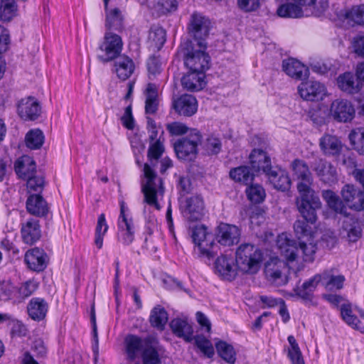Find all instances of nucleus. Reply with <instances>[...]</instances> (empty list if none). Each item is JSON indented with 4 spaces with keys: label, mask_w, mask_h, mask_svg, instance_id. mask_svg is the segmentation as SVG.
Wrapping results in <instances>:
<instances>
[{
    "label": "nucleus",
    "mask_w": 364,
    "mask_h": 364,
    "mask_svg": "<svg viewBox=\"0 0 364 364\" xmlns=\"http://www.w3.org/2000/svg\"><path fill=\"white\" fill-rule=\"evenodd\" d=\"M147 127L149 134V148L148 162L144 167V176L141 180V188L144 195V201L149 206L159 210L161 208V203L164 198V187L162 179L156 174L155 169L159 165L160 172L163 174L172 166V163L168 158H164L159 162V159L164 152L163 131L149 117L147 118Z\"/></svg>",
    "instance_id": "f257e3e1"
},
{
    "label": "nucleus",
    "mask_w": 364,
    "mask_h": 364,
    "mask_svg": "<svg viewBox=\"0 0 364 364\" xmlns=\"http://www.w3.org/2000/svg\"><path fill=\"white\" fill-rule=\"evenodd\" d=\"M166 60L159 55L150 57L147 62L149 78L151 81L156 80L157 82H149L144 91L146 97L145 110L147 114H154L157 109L158 88L160 82L166 79V74L164 71Z\"/></svg>",
    "instance_id": "f03ea898"
},
{
    "label": "nucleus",
    "mask_w": 364,
    "mask_h": 364,
    "mask_svg": "<svg viewBox=\"0 0 364 364\" xmlns=\"http://www.w3.org/2000/svg\"><path fill=\"white\" fill-rule=\"evenodd\" d=\"M344 280L343 275L338 274L336 269H331L314 275L300 287L295 288L294 291L303 300L311 301L314 293L319 283H321L326 290L334 291L343 287Z\"/></svg>",
    "instance_id": "7ed1b4c3"
},
{
    "label": "nucleus",
    "mask_w": 364,
    "mask_h": 364,
    "mask_svg": "<svg viewBox=\"0 0 364 364\" xmlns=\"http://www.w3.org/2000/svg\"><path fill=\"white\" fill-rule=\"evenodd\" d=\"M252 168L256 171H261L267 176L269 182L278 190L284 191L290 187L291 181L285 171L272 170L270 159L262 150L254 149L250 154Z\"/></svg>",
    "instance_id": "20e7f679"
},
{
    "label": "nucleus",
    "mask_w": 364,
    "mask_h": 364,
    "mask_svg": "<svg viewBox=\"0 0 364 364\" xmlns=\"http://www.w3.org/2000/svg\"><path fill=\"white\" fill-rule=\"evenodd\" d=\"M206 43L203 41L194 43L190 40L183 42L180 53L183 55L184 65L190 71L204 73L210 67V56L205 52Z\"/></svg>",
    "instance_id": "39448f33"
},
{
    "label": "nucleus",
    "mask_w": 364,
    "mask_h": 364,
    "mask_svg": "<svg viewBox=\"0 0 364 364\" xmlns=\"http://www.w3.org/2000/svg\"><path fill=\"white\" fill-rule=\"evenodd\" d=\"M296 245V242L291 240L287 233H282L277 237V249L287 261H294L300 256L304 261H311L316 252L315 245L311 242L307 244L304 240L299 242V247Z\"/></svg>",
    "instance_id": "423d86ee"
},
{
    "label": "nucleus",
    "mask_w": 364,
    "mask_h": 364,
    "mask_svg": "<svg viewBox=\"0 0 364 364\" xmlns=\"http://www.w3.org/2000/svg\"><path fill=\"white\" fill-rule=\"evenodd\" d=\"M235 257L240 271L247 274L257 273L264 260V254L261 250L250 243L241 244L236 251Z\"/></svg>",
    "instance_id": "0eeeda50"
},
{
    "label": "nucleus",
    "mask_w": 364,
    "mask_h": 364,
    "mask_svg": "<svg viewBox=\"0 0 364 364\" xmlns=\"http://www.w3.org/2000/svg\"><path fill=\"white\" fill-rule=\"evenodd\" d=\"M126 343L127 353L131 360L142 355L144 362L146 364L160 363L158 350L152 344L144 342L134 336H128L126 338Z\"/></svg>",
    "instance_id": "6e6552de"
},
{
    "label": "nucleus",
    "mask_w": 364,
    "mask_h": 364,
    "mask_svg": "<svg viewBox=\"0 0 364 364\" xmlns=\"http://www.w3.org/2000/svg\"><path fill=\"white\" fill-rule=\"evenodd\" d=\"M298 193L296 203L300 214L306 222L314 223L317 220L316 211L321 207L318 196L311 188Z\"/></svg>",
    "instance_id": "1a4fd4ad"
},
{
    "label": "nucleus",
    "mask_w": 364,
    "mask_h": 364,
    "mask_svg": "<svg viewBox=\"0 0 364 364\" xmlns=\"http://www.w3.org/2000/svg\"><path fill=\"white\" fill-rule=\"evenodd\" d=\"M201 136L196 129H191L187 135L174 144L177 156L184 160H192L195 158Z\"/></svg>",
    "instance_id": "9d476101"
},
{
    "label": "nucleus",
    "mask_w": 364,
    "mask_h": 364,
    "mask_svg": "<svg viewBox=\"0 0 364 364\" xmlns=\"http://www.w3.org/2000/svg\"><path fill=\"white\" fill-rule=\"evenodd\" d=\"M134 225L124 202L120 203V214L117 221V240L124 245H129L134 239Z\"/></svg>",
    "instance_id": "9b49d317"
},
{
    "label": "nucleus",
    "mask_w": 364,
    "mask_h": 364,
    "mask_svg": "<svg viewBox=\"0 0 364 364\" xmlns=\"http://www.w3.org/2000/svg\"><path fill=\"white\" fill-rule=\"evenodd\" d=\"M283 259H279L277 256H271L265 262L264 273L266 278L277 286L284 285L287 283L288 277L286 274L287 264L288 262L283 256Z\"/></svg>",
    "instance_id": "f8f14e48"
},
{
    "label": "nucleus",
    "mask_w": 364,
    "mask_h": 364,
    "mask_svg": "<svg viewBox=\"0 0 364 364\" xmlns=\"http://www.w3.org/2000/svg\"><path fill=\"white\" fill-rule=\"evenodd\" d=\"M191 237L193 243L197 246L200 252L212 258L215 255V245L211 240V236L207 232L204 225H196L191 230Z\"/></svg>",
    "instance_id": "ddd939ff"
},
{
    "label": "nucleus",
    "mask_w": 364,
    "mask_h": 364,
    "mask_svg": "<svg viewBox=\"0 0 364 364\" xmlns=\"http://www.w3.org/2000/svg\"><path fill=\"white\" fill-rule=\"evenodd\" d=\"M122 41L121 38L112 32H107L104 38V42L100 46L102 54L99 58L102 61H109L115 60L122 51Z\"/></svg>",
    "instance_id": "4468645a"
},
{
    "label": "nucleus",
    "mask_w": 364,
    "mask_h": 364,
    "mask_svg": "<svg viewBox=\"0 0 364 364\" xmlns=\"http://www.w3.org/2000/svg\"><path fill=\"white\" fill-rule=\"evenodd\" d=\"M215 272L223 279L228 281L233 280L240 271L236 262V257L231 255H222L215 262Z\"/></svg>",
    "instance_id": "2eb2a0df"
},
{
    "label": "nucleus",
    "mask_w": 364,
    "mask_h": 364,
    "mask_svg": "<svg viewBox=\"0 0 364 364\" xmlns=\"http://www.w3.org/2000/svg\"><path fill=\"white\" fill-rule=\"evenodd\" d=\"M241 232L235 225L220 223L215 230V239L224 247H232L239 242Z\"/></svg>",
    "instance_id": "dca6fc26"
},
{
    "label": "nucleus",
    "mask_w": 364,
    "mask_h": 364,
    "mask_svg": "<svg viewBox=\"0 0 364 364\" xmlns=\"http://www.w3.org/2000/svg\"><path fill=\"white\" fill-rule=\"evenodd\" d=\"M210 28V22L209 19L205 16L193 14L189 23V32L193 36V40H191L194 43L198 41L204 42L205 38L208 36Z\"/></svg>",
    "instance_id": "f3484780"
},
{
    "label": "nucleus",
    "mask_w": 364,
    "mask_h": 364,
    "mask_svg": "<svg viewBox=\"0 0 364 364\" xmlns=\"http://www.w3.org/2000/svg\"><path fill=\"white\" fill-rule=\"evenodd\" d=\"M293 179L296 180L298 191L311 188L313 178L307 165L301 160H295L291 164Z\"/></svg>",
    "instance_id": "a211bd4d"
},
{
    "label": "nucleus",
    "mask_w": 364,
    "mask_h": 364,
    "mask_svg": "<svg viewBox=\"0 0 364 364\" xmlns=\"http://www.w3.org/2000/svg\"><path fill=\"white\" fill-rule=\"evenodd\" d=\"M184 216L189 220H200L204 215V203L200 196L187 198L181 203Z\"/></svg>",
    "instance_id": "6ab92c4d"
},
{
    "label": "nucleus",
    "mask_w": 364,
    "mask_h": 364,
    "mask_svg": "<svg viewBox=\"0 0 364 364\" xmlns=\"http://www.w3.org/2000/svg\"><path fill=\"white\" fill-rule=\"evenodd\" d=\"M17 112L22 119L33 121L39 117L41 108L37 100L29 97L18 102Z\"/></svg>",
    "instance_id": "aec40b11"
},
{
    "label": "nucleus",
    "mask_w": 364,
    "mask_h": 364,
    "mask_svg": "<svg viewBox=\"0 0 364 364\" xmlns=\"http://www.w3.org/2000/svg\"><path fill=\"white\" fill-rule=\"evenodd\" d=\"M330 112L336 120L346 122L353 118L355 109L348 100L337 99L332 102Z\"/></svg>",
    "instance_id": "412c9836"
},
{
    "label": "nucleus",
    "mask_w": 364,
    "mask_h": 364,
    "mask_svg": "<svg viewBox=\"0 0 364 364\" xmlns=\"http://www.w3.org/2000/svg\"><path fill=\"white\" fill-rule=\"evenodd\" d=\"M298 92L304 100L315 101L323 98L325 95V87L319 82L307 80L299 85Z\"/></svg>",
    "instance_id": "4be33fe9"
},
{
    "label": "nucleus",
    "mask_w": 364,
    "mask_h": 364,
    "mask_svg": "<svg viewBox=\"0 0 364 364\" xmlns=\"http://www.w3.org/2000/svg\"><path fill=\"white\" fill-rule=\"evenodd\" d=\"M21 238L28 245H32L37 242L41 235L38 220L29 218L21 223Z\"/></svg>",
    "instance_id": "5701e85b"
},
{
    "label": "nucleus",
    "mask_w": 364,
    "mask_h": 364,
    "mask_svg": "<svg viewBox=\"0 0 364 364\" xmlns=\"http://www.w3.org/2000/svg\"><path fill=\"white\" fill-rule=\"evenodd\" d=\"M277 14L283 18H301L312 14L311 11H306L304 7L292 0H288L277 9Z\"/></svg>",
    "instance_id": "b1692460"
},
{
    "label": "nucleus",
    "mask_w": 364,
    "mask_h": 364,
    "mask_svg": "<svg viewBox=\"0 0 364 364\" xmlns=\"http://www.w3.org/2000/svg\"><path fill=\"white\" fill-rule=\"evenodd\" d=\"M175 110L181 115L191 116L198 108L197 100L191 95H183L173 102Z\"/></svg>",
    "instance_id": "393cba45"
},
{
    "label": "nucleus",
    "mask_w": 364,
    "mask_h": 364,
    "mask_svg": "<svg viewBox=\"0 0 364 364\" xmlns=\"http://www.w3.org/2000/svg\"><path fill=\"white\" fill-rule=\"evenodd\" d=\"M282 68L287 75L299 80L306 78L309 73L308 68L299 61L294 58H289L283 60Z\"/></svg>",
    "instance_id": "a878e982"
},
{
    "label": "nucleus",
    "mask_w": 364,
    "mask_h": 364,
    "mask_svg": "<svg viewBox=\"0 0 364 364\" xmlns=\"http://www.w3.org/2000/svg\"><path fill=\"white\" fill-rule=\"evenodd\" d=\"M204 77V73L189 70L181 78V84L188 91H199L205 85Z\"/></svg>",
    "instance_id": "bb28decb"
},
{
    "label": "nucleus",
    "mask_w": 364,
    "mask_h": 364,
    "mask_svg": "<svg viewBox=\"0 0 364 364\" xmlns=\"http://www.w3.org/2000/svg\"><path fill=\"white\" fill-rule=\"evenodd\" d=\"M25 262L31 269L39 272L46 267V255L43 250L33 248L26 253Z\"/></svg>",
    "instance_id": "cd10ccee"
},
{
    "label": "nucleus",
    "mask_w": 364,
    "mask_h": 364,
    "mask_svg": "<svg viewBox=\"0 0 364 364\" xmlns=\"http://www.w3.org/2000/svg\"><path fill=\"white\" fill-rule=\"evenodd\" d=\"M27 211L36 216H43L48 211V204L38 193L30 194L26 200Z\"/></svg>",
    "instance_id": "c85d7f7f"
},
{
    "label": "nucleus",
    "mask_w": 364,
    "mask_h": 364,
    "mask_svg": "<svg viewBox=\"0 0 364 364\" xmlns=\"http://www.w3.org/2000/svg\"><path fill=\"white\" fill-rule=\"evenodd\" d=\"M319 146L322 152L326 156H336L339 154L343 145L336 136L325 134L320 139Z\"/></svg>",
    "instance_id": "c756f323"
},
{
    "label": "nucleus",
    "mask_w": 364,
    "mask_h": 364,
    "mask_svg": "<svg viewBox=\"0 0 364 364\" xmlns=\"http://www.w3.org/2000/svg\"><path fill=\"white\" fill-rule=\"evenodd\" d=\"M311 166L323 182L328 183L334 180L336 173V168L326 161L316 159Z\"/></svg>",
    "instance_id": "7c9ffc66"
},
{
    "label": "nucleus",
    "mask_w": 364,
    "mask_h": 364,
    "mask_svg": "<svg viewBox=\"0 0 364 364\" xmlns=\"http://www.w3.org/2000/svg\"><path fill=\"white\" fill-rule=\"evenodd\" d=\"M134 65L131 58L125 55L115 59L114 71L122 80H127L134 72Z\"/></svg>",
    "instance_id": "2f4dec72"
},
{
    "label": "nucleus",
    "mask_w": 364,
    "mask_h": 364,
    "mask_svg": "<svg viewBox=\"0 0 364 364\" xmlns=\"http://www.w3.org/2000/svg\"><path fill=\"white\" fill-rule=\"evenodd\" d=\"M15 171L21 178L26 179L36 173V164L28 156H23L15 164Z\"/></svg>",
    "instance_id": "473e14b6"
},
{
    "label": "nucleus",
    "mask_w": 364,
    "mask_h": 364,
    "mask_svg": "<svg viewBox=\"0 0 364 364\" xmlns=\"http://www.w3.org/2000/svg\"><path fill=\"white\" fill-rule=\"evenodd\" d=\"M48 306L47 302L40 298L32 299L28 304L27 311L29 316L33 320L41 321L47 314Z\"/></svg>",
    "instance_id": "72a5a7b5"
},
{
    "label": "nucleus",
    "mask_w": 364,
    "mask_h": 364,
    "mask_svg": "<svg viewBox=\"0 0 364 364\" xmlns=\"http://www.w3.org/2000/svg\"><path fill=\"white\" fill-rule=\"evenodd\" d=\"M339 88L348 93H356L360 90V82L350 73H345L341 75L337 80Z\"/></svg>",
    "instance_id": "f704fd0d"
},
{
    "label": "nucleus",
    "mask_w": 364,
    "mask_h": 364,
    "mask_svg": "<svg viewBox=\"0 0 364 364\" xmlns=\"http://www.w3.org/2000/svg\"><path fill=\"white\" fill-rule=\"evenodd\" d=\"M170 326L173 333L178 337L183 338L188 341L192 340L193 331L187 320L179 318H175L171 321Z\"/></svg>",
    "instance_id": "c9c22d12"
},
{
    "label": "nucleus",
    "mask_w": 364,
    "mask_h": 364,
    "mask_svg": "<svg viewBox=\"0 0 364 364\" xmlns=\"http://www.w3.org/2000/svg\"><path fill=\"white\" fill-rule=\"evenodd\" d=\"M250 159L251 160L250 158ZM250 163L252 164L251 161ZM251 169L248 166H240L231 170L230 176L234 181L248 185L252 183L255 176V172L258 173L252 168V164Z\"/></svg>",
    "instance_id": "e433bc0d"
},
{
    "label": "nucleus",
    "mask_w": 364,
    "mask_h": 364,
    "mask_svg": "<svg viewBox=\"0 0 364 364\" xmlns=\"http://www.w3.org/2000/svg\"><path fill=\"white\" fill-rule=\"evenodd\" d=\"M108 2L105 4V9L106 11V27L107 29L119 30L122 26V15L121 11L117 8H109Z\"/></svg>",
    "instance_id": "4c0bfd02"
},
{
    "label": "nucleus",
    "mask_w": 364,
    "mask_h": 364,
    "mask_svg": "<svg viewBox=\"0 0 364 364\" xmlns=\"http://www.w3.org/2000/svg\"><path fill=\"white\" fill-rule=\"evenodd\" d=\"M341 235L343 237H346L350 242H356L361 235V228L359 223L353 219H347L343 222Z\"/></svg>",
    "instance_id": "58836bf2"
},
{
    "label": "nucleus",
    "mask_w": 364,
    "mask_h": 364,
    "mask_svg": "<svg viewBox=\"0 0 364 364\" xmlns=\"http://www.w3.org/2000/svg\"><path fill=\"white\" fill-rule=\"evenodd\" d=\"M322 196L328 203V205L335 212L345 215H348L346 206L335 193L329 190L323 191Z\"/></svg>",
    "instance_id": "ea45409f"
},
{
    "label": "nucleus",
    "mask_w": 364,
    "mask_h": 364,
    "mask_svg": "<svg viewBox=\"0 0 364 364\" xmlns=\"http://www.w3.org/2000/svg\"><path fill=\"white\" fill-rule=\"evenodd\" d=\"M7 322L11 326V334L12 336L21 337L26 334V326L20 321L14 319L6 314H0V323Z\"/></svg>",
    "instance_id": "a19ab883"
},
{
    "label": "nucleus",
    "mask_w": 364,
    "mask_h": 364,
    "mask_svg": "<svg viewBox=\"0 0 364 364\" xmlns=\"http://www.w3.org/2000/svg\"><path fill=\"white\" fill-rule=\"evenodd\" d=\"M341 314L343 321L354 329L361 333L364 332V328L360 325L359 319L352 314L350 305L349 304H342L341 306Z\"/></svg>",
    "instance_id": "79ce46f5"
},
{
    "label": "nucleus",
    "mask_w": 364,
    "mask_h": 364,
    "mask_svg": "<svg viewBox=\"0 0 364 364\" xmlns=\"http://www.w3.org/2000/svg\"><path fill=\"white\" fill-rule=\"evenodd\" d=\"M149 4L154 13H156L158 16L174 11L177 8L176 0H156Z\"/></svg>",
    "instance_id": "37998d69"
},
{
    "label": "nucleus",
    "mask_w": 364,
    "mask_h": 364,
    "mask_svg": "<svg viewBox=\"0 0 364 364\" xmlns=\"http://www.w3.org/2000/svg\"><path fill=\"white\" fill-rule=\"evenodd\" d=\"M353 149L360 155H364V127L353 129L348 135Z\"/></svg>",
    "instance_id": "c03bdc74"
},
{
    "label": "nucleus",
    "mask_w": 364,
    "mask_h": 364,
    "mask_svg": "<svg viewBox=\"0 0 364 364\" xmlns=\"http://www.w3.org/2000/svg\"><path fill=\"white\" fill-rule=\"evenodd\" d=\"M17 14L16 0H1L0 18L4 21H11Z\"/></svg>",
    "instance_id": "a18cd8bd"
},
{
    "label": "nucleus",
    "mask_w": 364,
    "mask_h": 364,
    "mask_svg": "<svg viewBox=\"0 0 364 364\" xmlns=\"http://www.w3.org/2000/svg\"><path fill=\"white\" fill-rule=\"evenodd\" d=\"M167 321L168 315L164 308L156 306L151 311L150 322L154 327L162 330Z\"/></svg>",
    "instance_id": "49530a36"
},
{
    "label": "nucleus",
    "mask_w": 364,
    "mask_h": 364,
    "mask_svg": "<svg viewBox=\"0 0 364 364\" xmlns=\"http://www.w3.org/2000/svg\"><path fill=\"white\" fill-rule=\"evenodd\" d=\"M26 146L31 149H39L44 141V135L40 129H32L26 135Z\"/></svg>",
    "instance_id": "de8ad7c7"
},
{
    "label": "nucleus",
    "mask_w": 364,
    "mask_h": 364,
    "mask_svg": "<svg viewBox=\"0 0 364 364\" xmlns=\"http://www.w3.org/2000/svg\"><path fill=\"white\" fill-rule=\"evenodd\" d=\"M108 230V225L105 220V215L102 213L99 215L95 228V245L100 249L103 244V237Z\"/></svg>",
    "instance_id": "09e8293b"
},
{
    "label": "nucleus",
    "mask_w": 364,
    "mask_h": 364,
    "mask_svg": "<svg viewBox=\"0 0 364 364\" xmlns=\"http://www.w3.org/2000/svg\"><path fill=\"white\" fill-rule=\"evenodd\" d=\"M246 193L248 199L254 203L262 202L265 198L266 193L263 187L257 183H252L246 189Z\"/></svg>",
    "instance_id": "8fccbe9b"
},
{
    "label": "nucleus",
    "mask_w": 364,
    "mask_h": 364,
    "mask_svg": "<svg viewBox=\"0 0 364 364\" xmlns=\"http://www.w3.org/2000/svg\"><path fill=\"white\" fill-rule=\"evenodd\" d=\"M9 43V36L7 30L0 26V79L3 77L5 70L6 63L2 58L1 53L7 50Z\"/></svg>",
    "instance_id": "3c124183"
},
{
    "label": "nucleus",
    "mask_w": 364,
    "mask_h": 364,
    "mask_svg": "<svg viewBox=\"0 0 364 364\" xmlns=\"http://www.w3.org/2000/svg\"><path fill=\"white\" fill-rule=\"evenodd\" d=\"M288 341L290 347L289 348V358L292 364H304L301 352L294 336H289Z\"/></svg>",
    "instance_id": "603ef678"
},
{
    "label": "nucleus",
    "mask_w": 364,
    "mask_h": 364,
    "mask_svg": "<svg viewBox=\"0 0 364 364\" xmlns=\"http://www.w3.org/2000/svg\"><path fill=\"white\" fill-rule=\"evenodd\" d=\"M217 351L220 356L230 363L235 360V353L232 346L223 341H218L215 343Z\"/></svg>",
    "instance_id": "864d4df0"
},
{
    "label": "nucleus",
    "mask_w": 364,
    "mask_h": 364,
    "mask_svg": "<svg viewBox=\"0 0 364 364\" xmlns=\"http://www.w3.org/2000/svg\"><path fill=\"white\" fill-rule=\"evenodd\" d=\"M346 19L354 24H364V5L353 7L345 14Z\"/></svg>",
    "instance_id": "5fc2aeb1"
},
{
    "label": "nucleus",
    "mask_w": 364,
    "mask_h": 364,
    "mask_svg": "<svg viewBox=\"0 0 364 364\" xmlns=\"http://www.w3.org/2000/svg\"><path fill=\"white\" fill-rule=\"evenodd\" d=\"M166 31L159 26L153 27L149 33V40L153 42L154 46L161 49L166 41Z\"/></svg>",
    "instance_id": "6e6d98bb"
},
{
    "label": "nucleus",
    "mask_w": 364,
    "mask_h": 364,
    "mask_svg": "<svg viewBox=\"0 0 364 364\" xmlns=\"http://www.w3.org/2000/svg\"><path fill=\"white\" fill-rule=\"evenodd\" d=\"M16 288L10 281H3L0 283V299L8 301L12 299Z\"/></svg>",
    "instance_id": "4d7b16f0"
},
{
    "label": "nucleus",
    "mask_w": 364,
    "mask_h": 364,
    "mask_svg": "<svg viewBox=\"0 0 364 364\" xmlns=\"http://www.w3.org/2000/svg\"><path fill=\"white\" fill-rule=\"evenodd\" d=\"M294 231L301 241V237H306L308 238V241L309 240V237L311 236V228L309 225L306 224V221L304 220H297L295 222L294 225Z\"/></svg>",
    "instance_id": "13d9d810"
},
{
    "label": "nucleus",
    "mask_w": 364,
    "mask_h": 364,
    "mask_svg": "<svg viewBox=\"0 0 364 364\" xmlns=\"http://www.w3.org/2000/svg\"><path fill=\"white\" fill-rule=\"evenodd\" d=\"M195 341L198 347L208 357H211L214 354V348L211 343L203 336H198L195 338Z\"/></svg>",
    "instance_id": "bf43d9fd"
},
{
    "label": "nucleus",
    "mask_w": 364,
    "mask_h": 364,
    "mask_svg": "<svg viewBox=\"0 0 364 364\" xmlns=\"http://www.w3.org/2000/svg\"><path fill=\"white\" fill-rule=\"evenodd\" d=\"M26 180H27V188L29 191L41 192L42 191L44 181L41 176L36 173Z\"/></svg>",
    "instance_id": "052dcab7"
},
{
    "label": "nucleus",
    "mask_w": 364,
    "mask_h": 364,
    "mask_svg": "<svg viewBox=\"0 0 364 364\" xmlns=\"http://www.w3.org/2000/svg\"><path fill=\"white\" fill-rule=\"evenodd\" d=\"M221 141L218 138L210 136L206 139L204 147L210 154H216L221 149Z\"/></svg>",
    "instance_id": "680f3d73"
},
{
    "label": "nucleus",
    "mask_w": 364,
    "mask_h": 364,
    "mask_svg": "<svg viewBox=\"0 0 364 364\" xmlns=\"http://www.w3.org/2000/svg\"><path fill=\"white\" fill-rule=\"evenodd\" d=\"M38 287V283L35 280H29L23 283L18 289V293L23 297L29 296Z\"/></svg>",
    "instance_id": "e2e57ef3"
},
{
    "label": "nucleus",
    "mask_w": 364,
    "mask_h": 364,
    "mask_svg": "<svg viewBox=\"0 0 364 364\" xmlns=\"http://www.w3.org/2000/svg\"><path fill=\"white\" fill-rule=\"evenodd\" d=\"M237 4L241 10L250 12L259 7V0H237Z\"/></svg>",
    "instance_id": "0e129e2a"
},
{
    "label": "nucleus",
    "mask_w": 364,
    "mask_h": 364,
    "mask_svg": "<svg viewBox=\"0 0 364 364\" xmlns=\"http://www.w3.org/2000/svg\"><path fill=\"white\" fill-rule=\"evenodd\" d=\"M360 191L352 185H346L342 190V196L346 205L349 207V203L355 198L357 193Z\"/></svg>",
    "instance_id": "69168bd1"
},
{
    "label": "nucleus",
    "mask_w": 364,
    "mask_h": 364,
    "mask_svg": "<svg viewBox=\"0 0 364 364\" xmlns=\"http://www.w3.org/2000/svg\"><path fill=\"white\" fill-rule=\"evenodd\" d=\"M167 130L173 135H181L188 133L190 130L181 122H173L167 124Z\"/></svg>",
    "instance_id": "338daca9"
},
{
    "label": "nucleus",
    "mask_w": 364,
    "mask_h": 364,
    "mask_svg": "<svg viewBox=\"0 0 364 364\" xmlns=\"http://www.w3.org/2000/svg\"><path fill=\"white\" fill-rule=\"evenodd\" d=\"M349 208L359 211L364 208V193L360 190L357 195L349 203Z\"/></svg>",
    "instance_id": "774afa93"
}]
</instances>
